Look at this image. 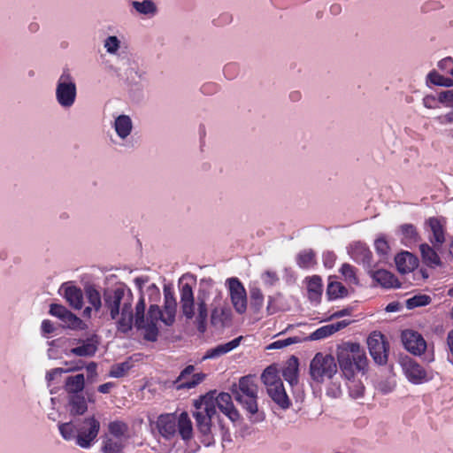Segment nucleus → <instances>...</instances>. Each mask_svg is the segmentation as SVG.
<instances>
[{
	"instance_id": "1",
	"label": "nucleus",
	"mask_w": 453,
	"mask_h": 453,
	"mask_svg": "<svg viewBox=\"0 0 453 453\" xmlns=\"http://www.w3.org/2000/svg\"><path fill=\"white\" fill-rule=\"evenodd\" d=\"M104 301L111 319L116 320L118 331L123 334L131 331L134 317L132 309L134 296L131 289L119 287L107 290L104 294Z\"/></svg>"
},
{
	"instance_id": "2",
	"label": "nucleus",
	"mask_w": 453,
	"mask_h": 453,
	"mask_svg": "<svg viewBox=\"0 0 453 453\" xmlns=\"http://www.w3.org/2000/svg\"><path fill=\"white\" fill-rule=\"evenodd\" d=\"M58 430L65 441H75L83 449L90 448L95 442L100 430V422L91 416L76 421L58 424Z\"/></svg>"
},
{
	"instance_id": "3",
	"label": "nucleus",
	"mask_w": 453,
	"mask_h": 453,
	"mask_svg": "<svg viewBox=\"0 0 453 453\" xmlns=\"http://www.w3.org/2000/svg\"><path fill=\"white\" fill-rule=\"evenodd\" d=\"M337 361L342 375L351 380L357 372L365 373L368 359L364 349L357 342H343L337 347Z\"/></svg>"
},
{
	"instance_id": "4",
	"label": "nucleus",
	"mask_w": 453,
	"mask_h": 453,
	"mask_svg": "<svg viewBox=\"0 0 453 453\" xmlns=\"http://www.w3.org/2000/svg\"><path fill=\"white\" fill-rule=\"evenodd\" d=\"M231 392L235 401L250 414V418L255 415L256 421L264 418L263 413L258 412V386L254 375L241 377L238 383L232 386Z\"/></svg>"
},
{
	"instance_id": "5",
	"label": "nucleus",
	"mask_w": 453,
	"mask_h": 453,
	"mask_svg": "<svg viewBox=\"0 0 453 453\" xmlns=\"http://www.w3.org/2000/svg\"><path fill=\"white\" fill-rule=\"evenodd\" d=\"M180 295L182 315L188 320L195 319L197 330L200 333H204L206 331L208 319V308L205 300L200 296L197 297V314L196 316L195 297L192 287L188 283L182 285L180 289Z\"/></svg>"
},
{
	"instance_id": "6",
	"label": "nucleus",
	"mask_w": 453,
	"mask_h": 453,
	"mask_svg": "<svg viewBox=\"0 0 453 453\" xmlns=\"http://www.w3.org/2000/svg\"><path fill=\"white\" fill-rule=\"evenodd\" d=\"M157 427L159 434L166 438H172L179 432L183 440H189L192 437V422L187 412L180 416L173 413L162 414L157 418Z\"/></svg>"
},
{
	"instance_id": "7",
	"label": "nucleus",
	"mask_w": 453,
	"mask_h": 453,
	"mask_svg": "<svg viewBox=\"0 0 453 453\" xmlns=\"http://www.w3.org/2000/svg\"><path fill=\"white\" fill-rule=\"evenodd\" d=\"M338 361L331 354L318 352L310 363V376L319 384L332 380L338 374Z\"/></svg>"
},
{
	"instance_id": "8",
	"label": "nucleus",
	"mask_w": 453,
	"mask_h": 453,
	"mask_svg": "<svg viewBox=\"0 0 453 453\" xmlns=\"http://www.w3.org/2000/svg\"><path fill=\"white\" fill-rule=\"evenodd\" d=\"M196 411L193 413L196 419V427L202 435V442L209 446L213 442L211 434V419L216 414V406L213 401H203L196 404Z\"/></svg>"
},
{
	"instance_id": "9",
	"label": "nucleus",
	"mask_w": 453,
	"mask_h": 453,
	"mask_svg": "<svg viewBox=\"0 0 453 453\" xmlns=\"http://www.w3.org/2000/svg\"><path fill=\"white\" fill-rule=\"evenodd\" d=\"M145 298L142 295L135 305L134 317V326L137 329H144L143 338L149 342H156L158 336L157 324L145 322Z\"/></svg>"
},
{
	"instance_id": "10",
	"label": "nucleus",
	"mask_w": 453,
	"mask_h": 453,
	"mask_svg": "<svg viewBox=\"0 0 453 453\" xmlns=\"http://www.w3.org/2000/svg\"><path fill=\"white\" fill-rule=\"evenodd\" d=\"M56 96L63 107H71L75 101L76 85L67 72H64L58 81Z\"/></svg>"
},
{
	"instance_id": "11",
	"label": "nucleus",
	"mask_w": 453,
	"mask_h": 453,
	"mask_svg": "<svg viewBox=\"0 0 453 453\" xmlns=\"http://www.w3.org/2000/svg\"><path fill=\"white\" fill-rule=\"evenodd\" d=\"M370 354L378 365H385L388 361L389 345L384 334L374 331L367 339Z\"/></svg>"
},
{
	"instance_id": "12",
	"label": "nucleus",
	"mask_w": 453,
	"mask_h": 453,
	"mask_svg": "<svg viewBox=\"0 0 453 453\" xmlns=\"http://www.w3.org/2000/svg\"><path fill=\"white\" fill-rule=\"evenodd\" d=\"M226 282L234 311L241 315L245 313L247 311V293L243 284L238 278H230Z\"/></svg>"
},
{
	"instance_id": "13",
	"label": "nucleus",
	"mask_w": 453,
	"mask_h": 453,
	"mask_svg": "<svg viewBox=\"0 0 453 453\" xmlns=\"http://www.w3.org/2000/svg\"><path fill=\"white\" fill-rule=\"evenodd\" d=\"M194 370V365H189L181 371L174 381L175 387L178 390L193 388L204 380L205 374L202 372L193 373Z\"/></svg>"
},
{
	"instance_id": "14",
	"label": "nucleus",
	"mask_w": 453,
	"mask_h": 453,
	"mask_svg": "<svg viewBox=\"0 0 453 453\" xmlns=\"http://www.w3.org/2000/svg\"><path fill=\"white\" fill-rule=\"evenodd\" d=\"M402 341L405 349L414 355L419 356L426 349V342L423 336L413 330L403 331Z\"/></svg>"
},
{
	"instance_id": "15",
	"label": "nucleus",
	"mask_w": 453,
	"mask_h": 453,
	"mask_svg": "<svg viewBox=\"0 0 453 453\" xmlns=\"http://www.w3.org/2000/svg\"><path fill=\"white\" fill-rule=\"evenodd\" d=\"M211 311V323L213 326H224L232 320V311L230 307L224 302L221 304V296L216 297L212 303Z\"/></svg>"
},
{
	"instance_id": "16",
	"label": "nucleus",
	"mask_w": 453,
	"mask_h": 453,
	"mask_svg": "<svg viewBox=\"0 0 453 453\" xmlns=\"http://www.w3.org/2000/svg\"><path fill=\"white\" fill-rule=\"evenodd\" d=\"M403 369L409 381L413 384H421L427 380L426 370L412 359L404 360Z\"/></svg>"
},
{
	"instance_id": "17",
	"label": "nucleus",
	"mask_w": 453,
	"mask_h": 453,
	"mask_svg": "<svg viewBox=\"0 0 453 453\" xmlns=\"http://www.w3.org/2000/svg\"><path fill=\"white\" fill-rule=\"evenodd\" d=\"M218 408L232 421H236L240 418V414L234 407L232 395L228 393L222 392L218 395L215 399Z\"/></svg>"
},
{
	"instance_id": "18",
	"label": "nucleus",
	"mask_w": 453,
	"mask_h": 453,
	"mask_svg": "<svg viewBox=\"0 0 453 453\" xmlns=\"http://www.w3.org/2000/svg\"><path fill=\"white\" fill-rule=\"evenodd\" d=\"M88 402H94V400L90 396H88L87 400L83 393L67 396V406L70 415H83L88 411Z\"/></svg>"
},
{
	"instance_id": "19",
	"label": "nucleus",
	"mask_w": 453,
	"mask_h": 453,
	"mask_svg": "<svg viewBox=\"0 0 453 453\" xmlns=\"http://www.w3.org/2000/svg\"><path fill=\"white\" fill-rule=\"evenodd\" d=\"M369 275L384 288H399L397 278L390 272L383 269L371 270Z\"/></svg>"
},
{
	"instance_id": "20",
	"label": "nucleus",
	"mask_w": 453,
	"mask_h": 453,
	"mask_svg": "<svg viewBox=\"0 0 453 453\" xmlns=\"http://www.w3.org/2000/svg\"><path fill=\"white\" fill-rule=\"evenodd\" d=\"M399 273L404 274L412 272L418 266V259L409 251H402L395 257Z\"/></svg>"
},
{
	"instance_id": "21",
	"label": "nucleus",
	"mask_w": 453,
	"mask_h": 453,
	"mask_svg": "<svg viewBox=\"0 0 453 453\" xmlns=\"http://www.w3.org/2000/svg\"><path fill=\"white\" fill-rule=\"evenodd\" d=\"M267 393L272 400L282 409H288L290 406L291 403L284 388L283 382L269 388Z\"/></svg>"
},
{
	"instance_id": "22",
	"label": "nucleus",
	"mask_w": 453,
	"mask_h": 453,
	"mask_svg": "<svg viewBox=\"0 0 453 453\" xmlns=\"http://www.w3.org/2000/svg\"><path fill=\"white\" fill-rule=\"evenodd\" d=\"M299 360L296 357L291 356L282 369V376L291 386L298 382Z\"/></svg>"
},
{
	"instance_id": "23",
	"label": "nucleus",
	"mask_w": 453,
	"mask_h": 453,
	"mask_svg": "<svg viewBox=\"0 0 453 453\" xmlns=\"http://www.w3.org/2000/svg\"><path fill=\"white\" fill-rule=\"evenodd\" d=\"M85 387V378L82 373L66 378L64 389L67 393V396L71 395H79L83 393Z\"/></svg>"
},
{
	"instance_id": "24",
	"label": "nucleus",
	"mask_w": 453,
	"mask_h": 453,
	"mask_svg": "<svg viewBox=\"0 0 453 453\" xmlns=\"http://www.w3.org/2000/svg\"><path fill=\"white\" fill-rule=\"evenodd\" d=\"M242 339V337L239 336L226 343L219 344V345H217L215 348L208 349L206 352L205 357L206 358H216V357H219L222 355H225V354L232 351L233 349H234L235 348H237L240 345Z\"/></svg>"
},
{
	"instance_id": "25",
	"label": "nucleus",
	"mask_w": 453,
	"mask_h": 453,
	"mask_svg": "<svg viewBox=\"0 0 453 453\" xmlns=\"http://www.w3.org/2000/svg\"><path fill=\"white\" fill-rule=\"evenodd\" d=\"M176 306L177 303L173 294L171 292H165V304L163 311L165 317L163 319V322L165 325L171 326L173 324L175 320Z\"/></svg>"
},
{
	"instance_id": "26",
	"label": "nucleus",
	"mask_w": 453,
	"mask_h": 453,
	"mask_svg": "<svg viewBox=\"0 0 453 453\" xmlns=\"http://www.w3.org/2000/svg\"><path fill=\"white\" fill-rule=\"evenodd\" d=\"M323 291L322 280L318 275L307 278L308 298L312 302H319Z\"/></svg>"
},
{
	"instance_id": "27",
	"label": "nucleus",
	"mask_w": 453,
	"mask_h": 453,
	"mask_svg": "<svg viewBox=\"0 0 453 453\" xmlns=\"http://www.w3.org/2000/svg\"><path fill=\"white\" fill-rule=\"evenodd\" d=\"M427 223L433 234V237L430 238L431 242L434 245H441L445 241V237L443 226L441 221L437 218H430Z\"/></svg>"
},
{
	"instance_id": "28",
	"label": "nucleus",
	"mask_w": 453,
	"mask_h": 453,
	"mask_svg": "<svg viewBox=\"0 0 453 453\" xmlns=\"http://www.w3.org/2000/svg\"><path fill=\"white\" fill-rule=\"evenodd\" d=\"M65 297L67 303L76 310L81 309L83 305V294L77 287H68L65 290Z\"/></svg>"
},
{
	"instance_id": "29",
	"label": "nucleus",
	"mask_w": 453,
	"mask_h": 453,
	"mask_svg": "<svg viewBox=\"0 0 453 453\" xmlns=\"http://www.w3.org/2000/svg\"><path fill=\"white\" fill-rule=\"evenodd\" d=\"M423 262L429 267H435L441 264L437 252L426 243L419 246Z\"/></svg>"
},
{
	"instance_id": "30",
	"label": "nucleus",
	"mask_w": 453,
	"mask_h": 453,
	"mask_svg": "<svg viewBox=\"0 0 453 453\" xmlns=\"http://www.w3.org/2000/svg\"><path fill=\"white\" fill-rule=\"evenodd\" d=\"M402 232V242L405 246H411L416 244L419 241V235L417 228L411 224H404L401 226Z\"/></svg>"
},
{
	"instance_id": "31",
	"label": "nucleus",
	"mask_w": 453,
	"mask_h": 453,
	"mask_svg": "<svg viewBox=\"0 0 453 453\" xmlns=\"http://www.w3.org/2000/svg\"><path fill=\"white\" fill-rule=\"evenodd\" d=\"M348 289L339 281H329L326 288V296L329 300L346 297Z\"/></svg>"
},
{
	"instance_id": "32",
	"label": "nucleus",
	"mask_w": 453,
	"mask_h": 453,
	"mask_svg": "<svg viewBox=\"0 0 453 453\" xmlns=\"http://www.w3.org/2000/svg\"><path fill=\"white\" fill-rule=\"evenodd\" d=\"M132 129L131 119L127 115H120L115 119V130L121 138L129 135Z\"/></svg>"
},
{
	"instance_id": "33",
	"label": "nucleus",
	"mask_w": 453,
	"mask_h": 453,
	"mask_svg": "<svg viewBox=\"0 0 453 453\" xmlns=\"http://www.w3.org/2000/svg\"><path fill=\"white\" fill-rule=\"evenodd\" d=\"M351 256L355 260H361L364 264H369L372 257L371 250L362 243H356L352 247Z\"/></svg>"
},
{
	"instance_id": "34",
	"label": "nucleus",
	"mask_w": 453,
	"mask_h": 453,
	"mask_svg": "<svg viewBox=\"0 0 453 453\" xmlns=\"http://www.w3.org/2000/svg\"><path fill=\"white\" fill-rule=\"evenodd\" d=\"M97 350L96 345L90 340L82 341L81 346H77L71 349V353L77 357H92Z\"/></svg>"
},
{
	"instance_id": "35",
	"label": "nucleus",
	"mask_w": 453,
	"mask_h": 453,
	"mask_svg": "<svg viewBox=\"0 0 453 453\" xmlns=\"http://www.w3.org/2000/svg\"><path fill=\"white\" fill-rule=\"evenodd\" d=\"M296 263L299 267L308 269L316 265V255L311 250L301 251L296 257Z\"/></svg>"
},
{
	"instance_id": "36",
	"label": "nucleus",
	"mask_w": 453,
	"mask_h": 453,
	"mask_svg": "<svg viewBox=\"0 0 453 453\" xmlns=\"http://www.w3.org/2000/svg\"><path fill=\"white\" fill-rule=\"evenodd\" d=\"M261 380L266 386V388L273 387L278 383L282 382L279 376L278 371L273 366H268L262 373Z\"/></svg>"
},
{
	"instance_id": "37",
	"label": "nucleus",
	"mask_w": 453,
	"mask_h": 453,
	"mask_svg": "<svg viewBox=\"0 0 453 453\" xmlns=\"http://www.w3.org/2000/svg\"><path fill=\"white\" fill-rule=\"evenodd\" d=\"M60 320L64 327L70 329H84L86 327L85 323L70 311Z\"/></svg>"
},
{
	"instance_id": "38",
	"label": "nucleus",
	"mask_w": 453,
	"mask_h": 453,
	"mask_svg": "<svg viewBox=\"0 0 453 453\" xmlns=\"http://www.w3.org/2000/svg\"><path fill=\"white\" fill-rule=\"evenodd\" d=\"M340 272L343 275L345 281H347L349 284H359V280L357 276V270L353 265L345 263L342 265Z\"/></svg>"
},
{
	"instance_id": "39",
	"label": "nucleus",
	"mask_w": 453,
	"mask_h": 453,
	"mask_svg": "<svg viewBox=\"0 0 453 453\" xmlns=\"http://www.w3.org/2000/svg\"><path fill=\"white\" fill-rule=\"evenodd\" d=\"M132 365L126 361L119 364H115L111 367L109 376L112 378L124 377L127 372L131 369Z\"/></svg>"
},
{
	"instance_id": "40",
	"label": "nucleus",
	"mask_w": 453,
	"mask_h": 453,
	"mask_svg": "<svg viewBox=\"0 0 453 453\" xmlns=\"http://www.w3.org/2000/svg\"><path fill=\"white\" fill-rule=\"evenodd\" d=\"M86 296L88 303L92 305V307L98 311L102 306L101 295L98 290H96L94 287L89 286L86 288Z\"/></svg>"
},
{
	"instance_id": "41",
	"label": "nucleus",
	"mask_w": 453,
	"mask_h": 453,
	"mask_svg": "<svg viewBox=\"0 0 453 453\" xmlns=\"http://www.w3.org/2000/svg\"><path fill=\"white\" fill-rule=\"evenodd\" d=\"M132 4L138 12L142 14H154L157 11L155 4L150 0L134 1Z\"/></svg>"
},
{
	"instance_id": "42",
	"label": "nucleus",
	"mask_w": 453,
	"mask_h": 453,
	"mask_svg": "<svg viewBox=\"0 0 453 453\" xmlns=\"http://www.w3.org/2000/svg\"><path fill=\"white\" fill-rule=\"evenodd\" d=\"M431 302V297L426 295H417L406 301V306L408 309H413L416 307L426 306Z\"/></svg>"
},
{
	"instance_id": "43",
	"label": "nucleus",
	"mask_w": 453,
	"mask_h": 453,
	"mask_svg": "<svg viewBox=\"0 0 453 453\" xmlns=\"http://www.w3.org/2000/svg\"><path fill=\"white\" fill-rule=\"evenodd\" d=\"M251 306L259 311L264 304V295L259 288H252L250 291Z\"/></svg>"
},
{
	"instance_id": "44",
	"label": "nucleus",
	"mask_w": 453,
	"mask_h": 453,
	"mask_svg": "<svg viewBox=\"0 0 453 453\" xmlns=\"http://www.w3.org/2000/svg\"><path fill=\"white\" fill-rule=\"evenodd\" d=\"M165 317V313L158 305L157 304H151L149 308L148 314H147V322L150 323H156L159 320L163 321V319Z\"/></svg>"
},
{
	"instance_id": "45",
	"label": "nucleus",
	"mask_w": 453,
	"mask_h": 453,
	"mask_svg": "<svg viewBox=\"0 0 453 453\" xmlns=\"http://www.w3.org/2000/svg\"><path fill=\"white\" fill-rule=\"evenodd\" d=\"M128 426L123 421H112L109 424V432L116 437H121L127 432Z\"/></svg>"
},
{
	"instance_id": "46",
	"label": "nucleus",
	"mask_w": 453,
	"mask_h": 453,
	"mask_svg": "<svg viewBox=\"0 0 453 453\" xmlns=\"http://www.w3.org/2000/svg\"><path fill=\"white\" fill-rule=\"evenodd\" d=\"M123 445L113 439H106L102 447L103 453H121Z\"/></svg>"
},
{
	"instance_id": "47",
	"label": "nucleus",
	"mask_w": 453,
	"mask_h": 453,
	"mask_svg": "<svg viewBox=\"0 0 453 453\" xmlns=\"http://www.w3.org/2000/svg\"><path fill=\"white\" fill-rule=\"evenodd\" d=\"M281 299L282 295L280 293H277L276 295L268 297V304L266 307L268 314H274L281 310L280 305Z\"/></svg>"
},
{
	"instance_id": "48",
	"label": "nucleus",
	"mask_w": 453,
	"mask_h": 453,
	"mask_svg": "<svg viewBox=\"0 0 453 453\" xmlns=\"http://www.w3.org/2000/svg\"><path fill=\"white\" fill-rule=\"evenodd\" d=\"M334 328L331 324L323 326L311 334L312 340H320L334 334Z\"/></svg>"
},
{
	"instance_id": "49",
	"label": "nucleus",
	"mask_w": 453,
	"mask_h": 453,
	"mask_svg": "<svg viewBox=\"0 0 453 453\" xmlns=\"http://www.w3.org/2000/svg\"><path fill=\"white\" fill-rule=\"evenodd\" d=\"M438 101L446 107L453 108V89L441 91L438 96Z\"/></svg>"
},
{
	"instance_id": "50",
	"label": "nucleus",
	"mask_w": 453,
	"mask_h": 453,
	"mask_svg": "<svg viewBox=\"0 0 453 453\" xmlns=\"http://www.w3.org/2000/svg\"><path fill=\"white\" fill-rule=\"evenodd\" d=\"M69 310H67L64 305L58 304V303H51L50 307V314L51 316L57 317L59 319H63L65 315L68 312Z\"/></svg>"
},
{
	"instance_id": "51",
	"label": "nucleus",
	"mask_w": 453,
	"mask_h": 453,
	"mask_svg": "<svg viewBox=\"0 0 453 453\" xmlns=\"http://www.w3.org/2000/svg\"><path fill=\"white\" fill-rule=\"evenodd\" d=\"M296 342H297L296 338L289 337V338H287V339H284V340H278V341H275V342H272L267 347V349H282L284 347H287V346H288L290 344H293V343H296Z\"/></svg>"
},
{
	"instance_id": "52",
	"label": "nucleus",
	"mask_w": 453,
	"mask_h": 453,
	"mask_svg": "<svg viewBox=\"0 0 453 453\" xmlns=\"http://www.w3.org/2000/svg\"><path fill=\"white\" fill-rule=\"evenodd\" d=\"M374 246L376 251L380 255H387L390 249L387 240L384 237L376 239Z\"/></svg>"
},
{
	"instance_id": "53",
	"label": "nucleus",
	"mask_w": 453,
	"mask_h": 453,
	"mask_svg": "<svg viewBox=\"0 0 453 453\" xmlns=\"http://www.w3.org/2000/svg\"><path fill=\"white\" fill-rule=\"evenodd\" d=\"M104 47L108 52L114 53L119 47V41L116 36H109L105 41Z\"/></svg>"
},
{
	"instance_id": "54",
	"label": "nucleus",
	"mask_w": 453,
	"mask_h": 453,
	"mask_svg": "<svg viewBox=\"0 0 453 453\" xmlns=\"http://www.w3.org/2000/svg\"><path fill=\"white\" fill-rule=\"evenodd\" d=\"M435 120L441 125H448L453 123V111L446 114L439 115Z\"/></svg>"
},
{
	"instance_id": "55",
	"label": "nucleus",
	"mask_w": 453,
	"mask_h": 453,
	"mask_svg": "<svg viewBox=\"0 0 453 453\" xmlns=\"http://www.w3.org/2000/svg\"><path fill=\"white\" fill-rule=\"evenodd\" d=\"M443 78H444L443 75L438 73L435 71H433V72L429 73V74H428L429 81L433 84L437 85V86H442Z\"/></svg>"
},
{
	"instance_id": "56",
	"label": "nucleus",
	"mask_w": 453,
	"mask_h": 453,
	"mask_svg": "<svg viewBox=\"0 0 453 453\" xmlns=\"http://www.w3.org/2000/svg\"><path fill=\"white\" fill-rule=\"evenodd\" d=\"M66 372H68V370H65L63 368H54V369H51L50 371L47 372L46 379H47L48 381H52V380H55V378L58 375H61L62 373Z\"/></svg>"
},
{
	"instance_id": "57",
	"label": "nucleus",
	"mask_w": 453,
	"mask_h": 453,
	"mask_svg": "<svg viewBox=\"0 0 453 453\" xmlns=\"http://www.w3.org/2000/svg\"><path fill=\"white\" fill-rule=\"evenodd\" d=\"M341 394H342V389H341L340 384L334 383V385L332 387H330L326 389V395L331 397H334V398L339 397L341 395Z\"/></svg>"
},
{
	"instance_id": "58",
	"label": "nucleus",
	"mask_w": 453,
	"mask_h": 453,
	"mask_svg": "<svg viewBox=\"0 0 453 453\" xmlns=\"http://www.w3.org/2000/svg\"><path fill=\"white\" fill-rule=\"evenodd\" d=\"M423 104L427 109H435L438 106L436 105V98L434 96H426L423 98Z\"/></svg>"
},
{
	"instance_id": "59",
	"label": "nucleus",
	"mask_w": 453,
	"mask_h": 453,
	"mask_svg": "<svg viewBox=\"0 0 453 453\" xmlns=\"http://www.w3.org/2000/svg\"><path fill=\"white\" fill-rule=\"evenodd\" d=\"M41 327H42V333L46 334H50L55 330L53 323L49 319L42 320Z\"/></svg>"
},
{
	"instance_id": "60",
	"label": "nucleus",
	"mask_w": 453,
	"mask_h": 453,
	"mask_svg": "<svg viewBox=\"0 0 453 453\" xmlns=\"http://www.w3.org/2000/svg\"><path fill=\"white\" fill-rule=\"evenodd\" d=\"M446 346L448 352L453 357V329L449 331L447 334Z\"/></svg>"
},
{
	"instance_id": "61",
	"label": "nucleus",
	"mask_w": 453,
	"mask_h": 453,
	"mask_svg": "<svg viewBox=\"0 0 453 453\" xmlns=\"http://www.w3.org/2000/svg\"><path fill=\"white\" fill-rule=\"evenodd\" d=\"M349 324H350V320L344 319V320L338 321V322L331 324V325L333 326L334 332L336 333V332L343 329L344 327H346Z\"/></svg>"
},
{
	"instance_id": "62",
	"label": "nucleus",
	"mask_w": 453,
	"mask_h": 453,
	"mask_svg": "<svg viewBox=\"0 0 453 453\" xmlns=\"http://www.w3.org/2000/svg\"><path fill=\"white\" fill-rule=\"evenodd\" d=\"M115 387L114 382H106L98 387L97 390L102 394H108L110 390Z\"/></svg>"
},
{
	"instance_id": "63",
	"label": "nucleus",
	"mask_w": 453,
	"mask_h": 453,
	"mask_svg": "<svg viewBox=\"0 0 453 453\" xmlns=\"http://www.w3.org/2000/svg\"><path fill=\"white\" fill-rule=\"evenodd\" d=\"M236 70V65L234 64H228L225 65L224 67V73L228 79H232L234 77V74H231L230 73H234Z\"/></svg>"
},
{
	"instance_id": "64",
	"label": "nucleus",
	"mask_w": 453,
	"mask_h": 453,
	"mask_svg": "<svg viewBox=\"0 0 453 453\" xmlns=\"http://www.w3.org/2000/svg\"><path fill=\"white\" fill-rule=\"evenodd\" d=\"M217 89V86L214 83H207L203 85L201 90L204 94L213 93Z\"/></svg>"
}]
</instances>
